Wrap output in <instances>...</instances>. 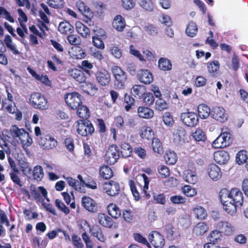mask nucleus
<instances>
[{"label":"nucleus","mask_w":248,"mask_h":248,"mask_svg":"<svg viewBox=\"0 0 248 248\" xmlns=\"http://www.w3.org/2000/svg\"><path fill=\"white\" fill-rule=\"evenodd\" d=\"M81 203L82 206L89 212L94 213L98 210L97 202L89 196H83Z\"/></svg>","instance_id":"2eb2a0df"},{"label":"nucleus","mask_w":248,"mask_h":248,"mask_svg":"<svg viewBox=\"0 0 248 248\" xmlns=\"http://www.w3.org/2000/svg\"><path fill=\"white\" fill-rule=\"evenodd\" d=\"M92 41L93 46L96 48L101 50L105 48V44L99 35L93 36Z\"/></svg>","instance_id":"13d9d810"},{"label":"nucleus","mask_w":248,"mask_h":248,"mask_svg":"<svg viewBox=\"0 0 248 248\" xmlns=\"http://www.w3.org/2000/svg\"><path fill=\"white\" fill-rule=\"evenodd\" d=\"M39 144L44 149H52L57 145V141L49 134L43 133L39 140Z\"/></svg>","instance_id":"9b49d317"},{"label":"nucleus","mask_w":248,"mask_h":248,"mask_svg":"<svg viewBox=\"0 0 248 248\" xmlns=\"http://www.w3.org/2000/svg\"><path fill=\"white\" fill-rule=\"evenodd\" d=\"M214 159L219 164H225L229 160L230 155L227 151L220 150L214 153Z\"/></svg>","instance_id":"412c9836"},{"label":"nucleus","mask_w":248,"mask_h":248,"mask_svg":"<svg viewBox=\"0 0 248 248\" xmlns=\"http://www.w3.org/2000/svg\"><path fill=\"white\" fill-rule=\"evenodd\" d=\"M111 71L114 77V85L116 89H124L127 80L126 73L118 65L113 66Z\"/></svg>","instance_id":"7ed1b4c3"},{"label":"nucleus","mask_w":248,"mask_h":248,"mask_svg":"<svg viewBox=\"0 0 248 248\" xmlns=\"http://www.w3.org/2000/svg\"><path fill=\"white\" fill-rule=\"evenodd\" d=\"M129 185L135 200L137 201H139L140 199V196L139 192L137 189L135 181L132 180H130L129 181Z\"/></svg>","instance_id":"bf43d9fd"},{"label":"nucleus","mask_w":248,"mask_h":248,"mask_svg":"<svg viewBox=\"0 0 248 248\" xmlns=\"http://www.w3.org/2000/svg\"><path fill=\"white\" fill-rule=\"evenodd\" d=\"M93 64L88 60H84L81 62L80 68L82 70V71L85 72L87 75L91 76L93 74V72L92 71L93 68Z\"/></svg>","instance_id":"49530a36"},{"label":"nucleus","mask_w":248,"mask_h":248,"mask_svg":"<svg viewBox=\"0 0 248 248\" xmlns=\"http://www.w3.org/2000/svg\"><path fill=\"white\" fill-rule=\"evenodd\" d=\"M185 181L191 184H195L197 182L198 179L195 172V169L194 170H187L185 173Z\"/></svg>","instance_id":"a18cd8bd"},{"label":"nucleus","mask_w":248,"mask_h":248,"mask_svg":"<svg viewBox=\"0 0 248 248\" xmlns=\"http://www.w3.org/2000/svg\"><path fill=\"white\" fill-rule=\"evenodd\" d=\"M164 157L166 163L170 165L175 164L177 161L176 154L170 150H168L165 153Z\"/></svg>","instance_id":"58836bf2"},{"label":"nucleus","mask_w":248,"mask_h":248,"mask_svg":"<svg viewBox=\"0 0 248 248\" xmlns=\"http://www.w3.org/2000/svg\"><path fill=\"white\" fill-rule=\"evenodd\" d=\"M124 102L126 104L125 106V109L128 111L134 105L135 99L131 95L125 93L124 97Z\"/></svg>","instance_id":"4d7b16f0"},{"label":"nucleus","mask_w":248,"mask_h":248,"mask_svg":"<svg viewBox=\"0 0 248 248\" xmlns=\"http://www.w3.org/2000/svg\"><path fill=\"white\" fill-rule=\"evenodd\" d=\"M220 64L217 61H214L207 64V69L213 77H216L219 73Z\"/></svg>","instance_id":"79ce46f5"},{"label":"nucleus","mask_w":248,"mask_h":248,"mask_svg":"<svg viewBox=\"0 0 248 248\" xmlns=\"http://www.w3.org/2000/svg\"><path fill=\"white\" fill-rule=\"evenodd\" d=\"M133 152L140 158L144 159L145 158L147 153L146 150L141 146L134 147Z\"/></svg>","instance_id":"338daca9"},{"label":"nucleus","mask_w":248,"mask_h":248,"mask_svg":"<svg viewBox=\"0 0 248 248\" xmlns=\"http://www.w3.org/2000/svg\"><path fill=\"white\" fill-rule=\"evenodd\" d=\"M77 123V132L82 137L92 136L94 132V128L89 120H78Z\"/></svg>","instance_id":"39448f33"},{"label":"nucleus","mask_w":248,"mask_h":248,"mask_svg":"<svg viewBox=\"0 0 248 248\" xmlns=\"http://www.w3.org/2000/svg\"><path fill=\"white\" fill-rule=\"evenodd\" d=\"M100 176L104 179H109L113 176V172L111 169L107 165H104L99 170Z\"/></svg>","instance_id":"ea45409f"},{"label":"nucleus","mask_w":248,"mask_h":248,"mask_svg":"<svg viewBox=\"0 0 248 248\" xmlns=\"http://www.w3.org/2000/svg\"><path fill=\"white\" fill-rule=\"evenodd\" d=\"M104 191L110 196H115L120 192V187L118 183L110 180L105 182L103 185Z\"/></svg>","instance_id":"f8f14e48"},{"label":"nucleus","mask_w":248,"mask_h":248,"mask_svg":"<svg viewBox=\"0 0 248 248\" xmlns=\"http://www.w3.org/2000/svg\"><path fill=\"white\" fill-rule=\"evenodd\" d=\"M77 113L78 116L82 120H87L90 116V112L89 108L84 105H81L78 108Z\"/></svg>","instance_id":"c03bdc74"},{"label":"nucleus","mask_w":248,"mask_h":248,"mask_svg":"<svg viewBox=\"0 0 248 248\" xmlns=\"http://www.w3.org/2000/svg\"><path fill=\"white\" fill-rule=\"evenodd\" d=\"M59 31L63 34L72 33L73 31V28L68 22H62L58 27Z\"/></svg>","instance_id":"09e8293b"},{"label":"nucleus","mask_w":248,"mask_h":248,"mask_svg":"<svg viewBox=\"0 0 248 248\" xmlns=\"http://www.w3.org/2000/svg\"><path fill=\"white\" fill-rule=\"evenodd\" d=\"M110 54L116 59H120L123 56L121 48L117 46H112L110 47Z\"/></svg>","instance_id":"774afa93"},{"label":"nucleus","mask_w":248,"mask_h":248,"mask_svg":"<svg viewBox=\"0 0 248 248\" xmlns=\"http://www.w3.org/2000/svg\"><path fill=\"white\" fill-rule=\"evenodd\" d=\"M168 108V103L162 98H158L155 102V108L158 111H161L167 109Z\"/></svg>","instance_id":"5fc2aeb1"},{"label":"nucleus","mask_w":248,"mask_h":248,"mask_svg":"<svg viewBox=\"0 0 248 248\" xmlns=\"http://www.w3.org/2000/svg\"><path fill=\"white\" fill-rule=\"evenodd\" d=\"M97 131L101 134H105L107 131V126L104 120L102 118H97L95 121Z\"/></svg>","instance_id":"603ef678"},{"label":"nucleus","mask_w":248,"mask_h":248,"mask_svg":"<svg viewBox=\"0 0 248 248\" xmlns=\"http://www.w3.org/2000/svg\"><path fill=\"white\" fill-rule=\"evenodd\" d=\"M92 235L96 237L98 240L101 242H105L106 238L103 233L102 229L97 225L93 226L92 227Z\"/></svg>","instance_id":"e433bc0d"},{"label":"nucleus","mask_w":248,"mask_h":248,"mask_svg":"<svg viewBox=\"0 0 248 248\" xmlns=\"http://www.w3.org/2000/svg\"><path fill=\"white\" fill-rule=\"evenodd\" d=\"M145 88L143 85H135L132 88V92L135 97L140 98L145 93Z\"/></svg>","instance_id":"3c124183"},{"label":"nucleus","mask_w":248,"mask_h":248,"mask_svg":"<svg viewBox=\"0 0 248 248\" xmlns=\"http://www.w3.org/2000/svg\"><path fill=\"white\" fill-rule=\"evenodd\" d=\"M0 17L4 18L11 23H14L15 20L11 16L10 13L2 6H0Z\"/></svg>","instance_id":"6e6d98bb"},{"label":"nucleus","mask_w":248,"mask_h":248,"mask_svg":"<svg viewBox=\"0 0 248 248\" xmlns=\"http://www.w3.org/2000/svg\"><path fill=\"white\" fill-rule=\"evenodd\" d=\"M207 171L209 176L214 181H217L221 177L220 169L216 164H210L208 167Z\"/></svg>","instance_id":"aec40b11"},{"label":"nucleus","mask_w":248,"mask_h":248,"mask_svg":"<svg viewBox=\"0 0 248 248\" xmlns=\"http://www.w3.org/2000/svg\"><path fill=\"white\" fill-rule=\"evenodd\" d=\"M76 6L79 11L84 16H93V13L89 7H88L84 2L81 1H78L77 2Z\"/></svg>","instance_id":"4c0bfd02"},{"label":"nucleus","mask_w":248,"mask_h":248,"mask_svg":"<svg viewBox=\"0 0 248 248\" xmlns=\"http://www.w3.org/2000/svg\"><path fill=\"white\" fill-rule=\"evenodd\" d=\"M198 116L202 119L207 118L211 115V110L209 107L205 104H201L198 107Z\"/></svg>","instance_id":"7c9ffc66"},{"label":"nucleus","mask_w":248,"mask_h":248,"mask_svg":"<svg viewBox=\"0 0 248 248\" xmlns=\"http://www.w3.org/2000/svg\"><path fill=\"white\" fill-rule=\"evenodd\" d=\"M30 105L34 108L40 110H46L49 105L47 98L40 93H33L29 98Z\"/></svg>","instance_id":"20e7f679"},{"label":"nucleus","mask_w":248,"mask_h":248,"mask_svg":"<svg viewBox=\"0 0 248 248\" xmlns=\"http://www.w3.org/2000/svg\"><path fill=\"white\" fill-rule=\"evenodd\" d=\"M186 135V131L184 127L182 126L178 127L173 133V141L178 144L184 142Z\"/></svg>","instance_id":"4be33fe9"},{"label":"nucleus","mask_w":248,"mask_h":248,"mask_svg":"<svg viewBox=\"0 0 248 248\" xmlns=\"http://www.w3.org/2000/svg\"><path fill=\"white\" fill-rule=\"evenodd\" d=\"M30 192L37 202H42L45 200V199L47 201H49L47 198V191L43 186H40L38 189H36L34 185H31L30 186Z\"/></svg>","instance_id":"9d476101"},{"label":"nucleus","mask_w":248,"mask_h":248,"mask_svg":"<svg viewBox=\"0 0 248 248\" xmlns=\"http://www.w3.org/2000/svg\"><path fill=\"white\" fill-rule=\"evenodd\" d=\"M21 170L23 173L28 175L32 172V177L33 180L40 182L42 181L44 176V170L42 166L37 165L33 168V170H31V167L27 163H23L21 166Z\"/></svg>","instance_id":"423d86ee"},{"label":"nucleus","mask_w":248,"mask_h":248,"mask_svg":"<svg viewBox=\"0 0 248 248\" xmlns=\"http://www.w3.org/2000/svg\"><path fill=\"white\" fill-rule=\"evenodd\" d=\"M66 180L68 185L72 186L74 189L80 192L81 191L80 184H79L76 179L72 177H68L66 178Z\"/></svg>","instance_id":"052dcab7"},{"label":"nucleus","mask_w":248,"mask_h":248,"mask_svg":"<svg viewBox=\"0 0 248 248\" xmlns=\"http://www.w3.org/2000/svg\"><path fill=\"white\" fill-rule=\"evenodd\" d=\"M217 229L220 231L221 234L226 236H231L235 232L234 227L229 221H220L216 226Z\"/></svg>","instance_id":"4468645a"},{"label":"nucleus","mask_w":248,"mask_h":248,"mask_svg":"<svg viewBox=\"0 0 248 248\" xmlns=\"http://www.w3.org/2000/svg\"><path fill=\"white\" fill-rule=\"evenodd\" d=\"M209 227L204 222L198 223L193 229V232L197 236H202L207 232Z\"/></svg>","instance_id":"2f4dec72"},{"label":"nucleus","mask_w":248,"mask_h":248,"mask_svg":"<svg viewBox=\"0 0 248 248\" xmlns=\"http://www.w3.org/2000/svg\"><path fill=\"white\" fill-rule=\"evenodd\" d=\"M68 74L71 77L80 83L84 82L86 79V77L83 72L77 68L69 69Z\"/></svg>","instance_id":"b1692460"},{"label":"nucleus","mask_w":248,"mask_h":248,"mask_svg":"<svg viewBox=\"0 0 248 248\" xmlns=\"http://www.w3.org/2000/svg\"><path fill=\"white\" fill-rule=\"evenodd\" d=\"M99 224L104 228H116L117 225L111 217L105 213H99L97 216Z\"/></svg>","instance_id":"a211bd4d"},{"label":"nucleus","mask_w":248,"mask_h":248,"mask_svg":"<svg viewBox=\"0 0 248 248\" xmlns=\"http://www.w3.org/2000/svg\"><path fill=\"white\" fill-rule=\"evenodd\" d=\"M211 117L220 123H223L227 120V114L225 110L219 107H214L211 110Z\"/></svg>","instance_id":"f3484780"},{"label":"nucleus","mask_w":248,"mask_h":248,"mask_svg":"<svg viewBox=\"0 0 248 248\" xmlns=\"http://www.w3.org/2000/svg\"><path fill=\"white\" fill-rule=\"evenodd\" d=\"M20 173L19 170L17 171H11L10 172V176L12 181L16 185L19 186H22V184L21 180L18 176Z\"/></svg>","instance_id":"e2e57ef3"},{"label":"nucleus","mask_w":248,"mask_h":248,"mask_svg":"<svg viewBox=\"0 0 248 248\" xmlns=\"http://www.w3.org/2000/svg\"><path fill=\"white\" fill-rule=\"evenodd\" d=\"M125 26V19L121 15H117L114 17L112 22V26L117 31H123Z\"/></svg>","instance_id":"cd10ccee"},{"label":"nucleus","mask_w":248,"mask_h":248,"mask_svg":"<svg viewBox=\"0 0 248 248\" xmlns=\"http://www.w3.org/2000/svg\"><path fill=\"white\" fill-rule=\"evenodd\" d=\"M222 238V234L220 231L214 230L210 232L209 234L207 236V239L210 242L215 243H218L220 242Z\"/></svg>","instance_id":"a19ab883"},{"label":"nucleus","mask_w":248,"mask_h":248,"mask_svg":"<svg viewBox=\"0 0 248 248\" xmlns=\"http://www.w3.org/2000/svg\"><path fill=\"white\" fill-rule=\"evenodd\" d=\"M96 79L102 86L108 85L111 81L110 73L105 69L102 68L95 74Z\"/></svg>","instance_id":"ddd939ff"},{"label":"nucleus","mask_w":248,"mask_h":248,"mask_svg":"<svg viewBox=\"0 0 248 248\" xmlns=\"http://www.w3.org/2000/svg\"><path fill=\"white\" fill-rule=\"evenodd\" d=\"M180 119L183 123L186 126L193 127L199 123V117L197 114L192 111L183 112L181 114Z\"/></svg>","instance_id":"1a4fd4ad"},{"label":"nucleus","mask_w":248,"mask_h":248,"mask_svg":"<svg viewBox=\"0 0 248 248\" xmlns=\"http://www.w3.org/2000/svg\"><path fill=\"white\" fill-rule=\"evenodd\" d=\"M152 147L155 152L161 154L163 152V148L162 143L157 138H153Z\"/></svg>","instance_id":"8fccbe9b"},{"label":"nucleus","mask_w":248,"mask_h":248,"mask_svg":"<svg viewBox=\"0 0 248 248\" xmlns=\"http://www.w3.org/2000/svg\"><path fill=\"white\" fill-rule=\"evenodd\" d=\"M182 190L183 193L187 197H193L197 194L196 189L188 185L185 186Z\"/></svg>","instance_id":"0e129e2a"},{"label":"nucleus","mask_w":248,"mask_h":248,"mask_svg":"<svg viewBox=\"0 0 248 248\" xmlns=\"http://www.w3.org/2000/svg\"><path fill=\"white\" fill-rule=\"evenodd\" d=\"M139 134L141 139L147 140H152L154 136L153 129L150 126L146 125L140 127Z\"/></svg>","instance_id":"bb28decb"},{"label":"nucleus","mask_w":248,"mask_h":248,"mask_svg":"<svg viewBox=\"0 0 248 248\" xmlns=\"http://www.w3.org/2000/svg\"><path fill=\"white\" fill-rule=\"evenodd\" d=\"M198 30V29L196 24L193 21H191L187 26L186 33L188 36L193 37L197 34Z\"/></svg>","instance_id":"de8ad7c7"},{"label":"nucleus","mask_w":248,"mask_h":248,"mask_svg":"<svg viewBox=\"0 0 248 248\" xmlns=\"http://www.w3.org/2000/svg\"><path fill=\"white\" fill-rule=\"evenodd\" d=\"M222 137L224 142V146L228 147L230 146L233 141V136L232 134L231 130L228 127H223L221 130Z\"/></svg>","instance_id":"a878e982"},{"label":"nucleus","mask_w":248,"mask_h":248,"mask_svg":"<svg viewBox=\"0 0 248 248\" xmlns=\"http://www.w3.org/2000/svg\"><path fill=\"white\" fill-rule=\"evenodd\" d=\"M159 174L163 178L169 177L170 175V170L168 167L165 165H160L157 168Z\"/></svg>","instance_id":"69168bd1"},{"label":"nucleus","mask_w":248,"mask_h":248,"mask_svg":"<svg viewBox=\"0 0 248 248\" xmlns=\"http://www.w3.org/2000/svg\"><path fill=\"white\" fill-rule=\"evenodd\" d=\"M193 214L198 219H204L207 216L206 210L201 206L197 205L193 209Z\"/></svg>","instance_id":"37998d69"},{"label":"nucleus","mask_w":248,"mask_h":248,"mask_svg":"<svg viewBox=\"0 0 248 248\" xmlns=\"http://www.w3.org/2000/svg\"><path fill=\"white\" fill-rule=\"evenodd\" d=\"M236 161L240 165L245 164V168L248 171V153L246 150H242L237 153Z\"/></svg>","instance_id":"393cba45"},{"label":"nucleus","mask_w":248,"mask_h":248,"mask_svg":"<svg viewBox=\"0 0 248 248\" xmlns=\"http://www.w3.org/2000/svg\"><path fill=\"white\" fill-rule=\"evenodd\" d=\"M108 214L113 218L117 219L121 216V211L115 203H110L107 206Z\"/></svg>","instance_id":"c756f323"},{"label":"nucleus","mask_w":248,"mask_h":248,"mask_svg":"<svg viewBox=\"0 0 248 248\" xmlns=\"http://www.w3.org/2000/svg\"><path fill=\"white\" fill-rule=\"evenodd\" d=\"M172 63L170 61L166 58H160L158 62V67L160 70L166 71L172 69Z\"/></svg>","instance_id":"72a5a7b5"},{"label":"nucleus","mask_w":248,"mask_h":248,"mask_svg":"<svg viewBox=\"0 0 248 248\" xmlns=\"http://www.w3.org/2000/svg\"><path fill=\"white\" fill-rule=\"evenodd\" d=\"M166 234L168 239L174 240L180 236L179 232L176 230L171 225H169L166 229Z\"/></svg>","instance_id":"473e14b6"},{"label":"nucleus","mask_w":248,"mask_h":248,"mask_svg":"<svg viewBox=\"0 0 248 248\" xmlns=\"http://www.w3.org/2000/svg\"><path fill=\"white\" fill-rule=\"evenodd\" d=\"M120 153L118 147L116 144L110 145L105 154V160L109 165L114 164L119 159Z\"/></svg>","instance_id":"6e6552de"},{"label":"nucleus","mask_w":248,"mask_h":248,"mask_svg":"<svg viewBox=\"0 0 248 248\" xmlns=\"http://www.w3.org/2000/svg\"><path fill=\"white\" fill-rule=\"evenodd\" d=\"M138 115L139 117L145 119H150L154 116L153 109L145 106H140L137 109Z\"/></svg>","instance_id":"5701e85b"},{"label":"nucleus","mask_w":248,"mask_h":248,"mask_svg":"<svg viewBox=\"0 0 248 248\" xmlns=\"http://www.w3.org/2000/svg\"><path fill=\"white\" fill-rule=\"evenodd\" d=\"M137 78L141 83L150 84L154 80L153 74L147 69H140L138 71Z\"/></svg>","instance_id":"6ab92c4d"},{"label":"nucleus","mask_w":248,"mask_h":248,"mask_svg":"<svg viewBox=\"0 0 248 248\" xmlns=\"http://www.w3.org/2000/svg\"><path fill=\"white\" fill-rule=\"evenodd\" d=\"M219 199L223 205V209L228 214L233 215L237 208L241 207L244 202V196L242 191L237 187L230 190L222 188L219 192Z\"/></svg>","instance_id":"f257e3e1"},{"label":"nucleus","mask_w":248,"mask_h":248,"mask_svg":"<svg viewBox=\"0 0 248 248\" xmlns=\"http://www.w3.org/2000/svg\"><path fill=\"white\" fill-rule=\"evenodd\" d=\"M135 213L130 209H126L123 211V217L127 223H132L135 218Z\"/></svg>","instance_id":"864d4df0"},{"label":"nucleus","mask_w":248,"mask_h":248,"mask_svg":"<svg viewBox=\"0 0 248 248\" xmlns=\"http://www.w3.org/2000/svg\"><path fill=\"white\" fill-rule=\"evenodd\" d=\"M133 151L131 146L126 142L122 143L121 145L120 151V156L123 158H127L131 156Z\"/></svg>","instance_id":"c9c22d12"},{"label":"nucleus","mask_w":248,"mask_h":248,"mask_svg":"<svg viewBox=\"0 0 248 248\" xmlns=\"http://www.w3.org/2000/svg\"><path fill=\"white\" fill-rule=\"evenodd\" d=\"M75 25L76 31L81 36L87 38L90 36V29L81 21H77Z\"/></svg>","instance_id":"c85d7f7f"},{"label":"nucleus","mask_w":248,"mask_h":248,"mask_svg":"<svg viewBox=\"0 0 248 248\" xmlns=\"http://www.w3.org/2000/svg\"><path fill=\"white\" fill-rule=\"evenodd\" d=\"M83 96L77 92L67 93L64 95L65 102L71 109L76 110L82 104Z\"/></svg>","instance_id":"0eeeda50"},{"label":"nucleus","mask_w":248,"mask_h":248,"mask_svg":"<svg viewBox=\"0 0 248 248\" xmlns=\"http://www.w3.org/2000/svg\"><path fill=\"white\" fill-rule=\"evenodd\" d=\"M140 4L146 11H152L154 8V4L152 0H141Z\"/></svg>","instance_id":"680f3d73"},{"label":"nucleus","mask_w":248,"mask_h":248,"mask_svg":"<svg viewBox=\"0 0 248 248\" xmlns=\"http://www.w3.org/2000/svg\"><path fill=\"white\" fill-rule=\"evenodd\" d=\"M8 138H12L15 140L16 138L20 140L24 146H30L32 143V140L30 134L23 128H19L17 125H12L8 132Z\"/></svg>","instance_id":"f03ea898"},{"label":"nucleus","mask_w":248,"mask_h":248,"mask_svg":"<svg viewBox=\"0 0 248 248\" xmlns=\"http://www.w3.org/2000/svg\"><path fill=\"white\" fill-rule=\"evenodd\" d=\"M194 140L198 142H205L207 140L205 132L200 128H198L191 135Z\"/></svg>","instance_id":"f704fd0d"},{"label":"nucleus","mask_w":248,"mask_h":248,"mask_svg":"<svg viewBox=\"0 0 248 248\" xmlns=\"http://www.w3.org/2000/svg\"><path fill=\"white\" fill-rule=\"evenodd\" d=\"M149 239L155 248H162L165 245L163 236L157 231H152L149 235Z\"/></svg>","instance_id":"dca6fc26"}]
</instances>
